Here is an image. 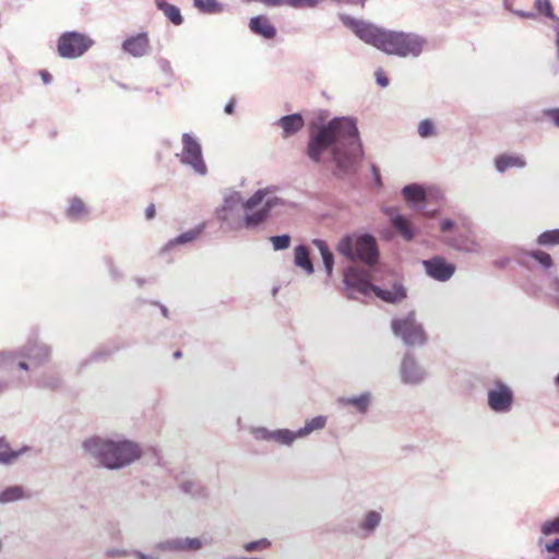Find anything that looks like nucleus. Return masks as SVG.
<instances>
[{
    "mask_svg": "<svg viewBox=\"0 0 559 559\" xmlns=\"http://www.w3.org/2000/svg\"><path fill=\"white\" fill-rule=\"evenodd\" d=\"M402 379L405 383L415 384L424 379V372L414 358L405 356L401 367Z\"/></svg>",
    "mask_w": 559,
    "mask_h": 559,
    "instance_id": "2eb2a0df",
    "label": "nucleus"
},
{
    "mask_svg": "<svg viewBox=\"0 0 559 559\" xmlns=\"http://www.w3.org/2000/svg\"><path fill=\"white\" fill-rule=\"evenodd\" d=\"M380 520H381V516L378 512L370 511L366 515V520H365L364 524L361 525V527L365 530H368V531H372L373 528H376L379 525Z\"/></svg>",
    "mask_w": 559,
    "mask_h": 559,
    "instance_id": "c9c22d12",
    "label": "nucleus"
},
{
    "mask_svg": "<svg viewBox=\"0 0 559 559\" xmlns=\"http://www.w3.org/2000/svg\"><path fill=\"white\" fill-rule=\"evenodd\" d=\"M537 242L542 246H555L559 243V229L547 230L538 236Z\"/></svg>",
    "mask_w": 559,
    "mask_h": 559,
    "instance_id": "72a5a7b5",
    "label": "nucleus"
},
{
    "mask_svg": "<svg viewBox=\"0 0 559 559\" xmlns=\"http://www.w3.org/2000/svg\"><path fill=\"white\" fill-rule=\"evenodd\" d=\"M392 225L395 227V229L403 236L404 239L411 240L413 239V231L409 222L399 215H392L391 217Z\"/></svg>",
    "mask_w": 559,
    "mask_h": 559,
    "instance_id": "b1692460",
    "label": "nucleus"
},
{
    "mask_svg": "<svg viewBox=\"0 0 559 559\" xmlns=\"http://www.w3.org/2000/svg\"><path fill=\"white\" fill-rule=\"evenodd\" d=\"M19 367H20L21 369H24V370H26V369L28 368L27 364H26V362H24V361L19 362Z\"/></svg>",
    "mask_w": 559,
    "mask_h": 559,
    "instance_id": "5fc2aeb1",
    "label": "nucleus"
},
{
    "mask_svg": "<svg viewBox=\"0 0 559 559\" xmlns=\"http://www.w3.org/2000/svg\"><path fill=\"white\" fill-rule=\"evenodd\" d=\"M87 214V209L85 206V203L79 199L74 198L71 200L70 205L67 210V216L71 219H81Z\"/></svg>",
    "mask_w": 559,
    "mask_h": 559,
    "instance_id": "a878e982",
    "label": "nucleus"
},
{
    "mask_svg": "<svg viewBox=\"0 0 559 559\" xmlns=\"http://www.w3.org/2000/svg\"><path fill=\"white\" fill-rule=\"evenodd\" d=\"M39 74L46 84H48L51 81V75L46 70L40 71Z\"/></svg>",
    "mask_w": 559,
    "mask_h": 559,
    "instance_id": "09e8293b",
    "label": "nucleus"
},
{
    "mask_svg": "<svg viewBox=\"0 0 559 559\" xmlns=\"http://www.w3.org/2000/svg\"><path fill=\"white\" fill-rule=\"evenodd\" d=\"M325 424L326 418L324 416L313 417L312 419L308 420L302 428L298 430V435L299 437L308 436L312 431L324 428Z\"/></svg>",
    "mask_w": 559,
    "mask_h": 559,
    "instance_id": "bb28decb",
    "label": "nucleus"
},
{
    "mask_svg": "<svg viewBox=\"0 0 559 559\" xmlns=\"http://www.w3.org/2000/svg\"><path fill=\"white\" fill-rule=\"evenodd\" d=\"M177 547L180 549L197 550L201 547V540L199 538H186L178 542Z\"/></svg>",
    "mask_w": 559,
    "mask_h": 559,
    "instance_id": "58836bf2",
    "label": "nucleus"
},
{
    "mask_svg": "<svg viewBox=\"0 0 559 559\" xmlns=\"http://www.w3.org/2000/svg\"><path fill=\"white\" fill-rule=\"evenodd\" d=\"M93 40L81 33L68 32L60 36L58 40V53L62 58H78L90 49Z\"/></svg>",
    "mask_w": 559,
    "mask_h": 559,
    "instance_id": "39448f33",
    "label": "nucleus"
},
{
    "mask_svg": "<svg viewBox=\"0 0 559 559\" xmlns=\"http://www.w3.org/2000/svg\"><path fill=\"white\" fill-rule=\"evenodd\" d=\"M535 9L545 16L555 21L559 26V17L555 15L550 0H536Z\"/></svg>",
    "mask_w": 559,
    "mask_h": 559,
    "instance_id": "473e14b6",
    "label": "nucleus"
},
{
    "mask_svg": "<svg viewBox=\"0 0 559 559\" xmlns=\"http://www.w3.org/2000/svg\"><path fill=\"white\" fill-rule=\"evenodd\" d=\"M545 549L548 552L558 554L559 552V539L557 538V539L552 540L551 543L545 544Z\"/></svg>",
    "mask_w": 559,
    "mask_h": 559,
    "instance_id": "c03bdc74",
    "label": "nucleus"
},
{
    "mask_svg": "<svg viewBox=\"0 0 559 559\" xmlns=\"http://www.w3.org/2000/svg\"><path fill=\"white\" fill-rule=\"evenodd\" d=\"M391 325L394 334L402 337L408 345H418L425 342L424 330L416 322L414 313L402 319H394Z\"/></svg>",
    "mask_w": 559,
    "mask_h": 559,
    "instance_id": "0eeeda50",
    "label": "nucleus"
},
{
    "mask_svg": "<svg viewBox=\"0 0 559 559\" xmlns=\"http://www.w3.org/2000/svg\"><path fill=\"white\" fill-rule=\"evenodd\" d=\"M202 230H203L202 227H197V228L190 229V230H188L186 233H182L181 235H179L175 239L170 240L164 247L163 251H166V250L170 249L174 246L185 245V243H188V242H192L193 240H195L202 234Z\"/></svg>",
    "mask_w": 559,
    "mask_h": 559,
    "instance_id": "5701e85b",
    "label": "nucleus"
},
{
    "mask_svg": "<svg viewBox=\"0 0 559 559\" xmlns=\"http://www.w3.org/2000/svg\"><path fill=\"white\" fill-rule=\"evenodd\" d=\"M10 358V355L7 354H0V365H4L7 359Z\"/></svg>",
    "mask_w": 559,
    "mask_h": 559,
    "instance_id": "603ef678",
    "label": "nucleus"
},
{
    "mask_svg": "<svg viewBox=\"0 0 559 559\" xmlns=\"http://www.w3.org/2000/svg\"><path fill=\"white\" fill-rule=\"evenodd\" d=\"M87 452L99 460L108 468H119L132 463L141 456L139 445L131 441H111L91 438L84 442Z\"/></svg>",
    "mask_w": 559,
    "mask_h": 559,
    "instance_id": "7ed1b4c3",
    "label": "nucleus"
},
{
    "mask_svg": "<svg viewBox=\"0 0 559 559\" xmlns=\"http://www.w3.org/2000/svg\"><path fill=\"white\" fill-rule=\"evenodd\" d=\"M525 160L516 155H500L496 158V167L499 171H504L510 167H524Z\"/></svg>",
    "mask_w": 559,
    "mask_h": 559,
    "instance_id": "4be33fe9",
    "label": "nucleus"
},
{
    "mask_svg": "<svg viewBox=\"0 0 559 559\" xmlns=\"http://www.w3.org/2000/svg\"><path fill=\"white\" fill-rule=\"evenodd\" d=\"M156 215V210H155V205L153 203H151L146 210H145V217L146 219H153Z\"/></svg>",
    "mask_w": 559,
    "mask_h": 559,
    "instance_id": "49530a36",
    "label": "nucleus"
},
{
    "mask_svg": "<svg viewBox=\"0 0 559 559\" xmlns=\"http://www.w3.org/2000/svg\"><path fill=\"white\" fill-rule=\"evenodd\" d=\"M377 297L386 302H399L406 297V292L402 285L395 284L391 289H381L374 286L373 292Z\"/></svg>",
    "mask_w": 559,
    "mask_h": 559,
    "instance_id": "a211bd4d",
    "label": "nucleus"
},
{
    "mask_svg": "<svg viewBox=\"0 0 559 559\" xmlns=\"http://www.w3.org/2000/svg\"><path fill=\"white\" fill-rule=\"evenodd\" d=\"M328 148H332V158L336 166L347 170L360 150L356 123L347 118H334L312 131L307 146L309 158L319 163Z\"/></svg>",
    "mask_w": 559,
    "mask_h": 559,
    "instance_id": "f257e3e1",
    "label": "nucleus"
},
{
    "mask_svg": "<svg viewBox=\"0 0 559 559\" xmlns=\"http://www.w3.org/2000/svg\"><path fill=\"white\" fill-rule=\"evenodd\" d=\"M194 7L207 14H215L222 12L223 8L216 0H193Z\"/></svg>",
    "mask_w": 559,
    "mask_h": 559,
    "instance_id": "c756f323",
    "label": "nucleus"
},
{
    "mask_svg": "<svg viewBox=\"0 0 559 559\" xmlns=\"http://www.w3.org/2000/svg\"><path fill=\"white\" fill-rule=\"evenodd\" d=\"M376 78H377L378 84L381 85L382 87H385L389 84V80H388V78L385 76L384 72L381 69H379L376 72Z\"/></svg>",
    "mask_w": 559,
    "mask_h": 559,
    "instance_id": "37998d69",
    "label": "nucleus"
},
{
    "mask_svg": "<svg viewBox=\"0 0 559 559\" xmlns=\"http://www.w3.org/2000/svg\"><path fill=\"white\" fill-rule=\"evenodd\" d=\"M155 4L174 25L182 24L183 17L179 8L168 3L166 0H155Z\"/></svg>",
    "mask_w": 559,
    "mask_h": 559,
    "instance_id": "6ab92c4d",
    "label": "nucleus"
},
{
    "mask_svg": "<svg viewBox=\"0 0 559 559\" xmlns=\"http://www.w3.org/2000/svg\"><path fill=\"white\" fill-rule=\"evenodd\" d=\"M513 401L511 390L502 384L497 383L496 389L488 392V404L496 412H506L510 408Z\"/></svg>",
    "mask_w": 559,
    "mask_h": 559,
    "instance_id": "9b49d317",
    "label": "nucleus"
},
{
    "mask_svg": "<svg viewBox=\"0 0 559 559\" xmlns=\"http://www.w3.org/2000/svg\"><path fill=\"white\" fill-rule=\"evenodd\" d=\"M138 559H152V558H148L147 556H144L142 554H139L138 555Z\"/></svg>",
    "mask_w": 559,
    "mask_h": 559,
    "instance_id": "4d7b16f0",
    "label": "nucleus"
},
{
    "mask_svg": "<svg viewBox=\"0 0 559 559\" xmlns=\"http://www.w3.org/2000/svg\"><path fill=\"white\" fill-rule=\"evenodd\" d=\"M453 227V222L445 219L441 223L440 229L442 233L449 231Z\"/></svg>",
    "mask_w": 559,
    "mask_h": 559,
    "instance_id": "de8ad7c7",
    "label": "nucleus"
},
{
    "mask_svg": "<svg viewBox=\"0 0 559 559\" xmlns=\"http://www.w3.org/2000/svg\"><path fill=\"white\" fill-rule=\"evenodd\" d=\"M418 133L421 138H428L435 134V126L431 120L425 119L418 124Z\"/></svg>",
    "mask_w": 559,
    "mask_h": 559,
    "instance_id": "e433bc0d",
    "label": "nucleus"
},
{
    "mask_svg": "<svg viewBox=\"0 0 559 559\" xmlns=\"http://www.w3.org/2000/svg\"><path fill=\"white\" fill-rule=\"evenodd\" d=\"M269 7H281V5H289L294 8H299L297 0H259Z\"/></svg>",
    "mask_w": 559,
    "mask_h": 559,
    "instance_id": "ea45409f",
    "label": "nucleus"
},
{
    "mask_svg": "<svg viewBox=\"0 0 559 559\" xmlns=\"http://www.w3.org/2000/svg\"><path fill=\"white\" fill-rule=\"evenodd\" d=\"M449 245L452 248L464 252H476L479 249V242L469 225L464 227L463 234L449 241Z\"/></svg>",
    "mask_w": 559,
    "mask_h": 559,
    "instance_id": "ddd939ff",
    "label": "nucleus"
},
{
    "mask_svg": "<svg viewBox=\"0 0 559 559\" xmlns=\"http://www.w3.org/2000/svg\"><path fill=\"white\" fill-rule=\"evenodd\" d=\"M348 25L361 40L389 55L417 57L424 48V39L415 34L385 31L356 20H350Z\"/></svg>",
    "mask_w": 559,
    "mask_h": 559,
    "instance_id": "f03ea898",
    "label": "nucleus"
},
{
    "mask_svg": "<svg viewBox=\"0 0 559 559\" xmlns=\"http://www.w3.org/2000/svg\"><path fill=\"white\" fill-rule=\"evenodd\" d=\"M543 533L545 535H549V534H552V533H559V518L556 519L555 521L552 522H547L543 525V528H542Z\"/></svg>",
    "mask_w": 559,
    "mask_h": 559,
    "instance_id": "79ce46f5",
    "label": "nucleus"
},
{
    "mask_svg": "<svg viewBox=\"0 0 559 559\" xmlns=\"http://www.w3.org/2000/svg\"><path fill=\"white\" fill-rule=\"evenodd\" d=\"M122 49L133 57H142L150 49V39L147 33H140L127 38L122 44Z\"/></svg>",
    "mask_w": 559,
    "mask_h": 559,
    "instance_id": "f8f14e48",
    "label": "nucleus"
},
{
    "mask_svg": "<svg viewBox=\"0 0 559 559\" xmlns=\"http://www.w3.org/2000/svg\"><path fill=\"white\" fill-rule=\"evenodd\" d=\"M295 264L302 269L307 274L313 273V265L309 258V250L305 246L295 248Z\"/></svg>",
    "mask_w": 559,
    "mask_h": 559,
    "instance_id": "aec40b11",
    "label": "nucleus"
},
{
    "mask_svg": "<svg viewBox=\"0 0 559 559\" xmlns=\"http://www.w3.org/2000/svg\"><path fill=\"white\" fill-rule=\"evenodd\" d=\"M276 124L283 130V138L287 139L304 128L305 120L300 114H293L282 117Z\"/></svg>",
    "mask_w": 559,
    "mask_h": 559,
    "instance_id": "dca6fc26",
    "label": "nucleus"
},
{
    "mask_svg": "<svg viewBox=\"0 0 559 559\" xmlns=\"http://www.w3.org/2000/svg\"><path fill=\"white\" fill-rule=\"evenodd\" d=\"M271 438L282 444H290L295 439L300 437L298 430L294 432L288 429H281L272 432Z\"/></svg>",
    "mask_w": 559,
    "mask_h": 559,
    "instance_id": "2f4dec72",
    "label": "nucleus"
},
{
    "mask_svg": "<svg viewBox=\"0 0 559 559\" xmlns=\"http://www.w3.org/2000/svg\"><path fill=\"white\" fill-rule=\"evenodd\" d=\"M181 355H182V354H181V352H180V350H177V352H175V353H174V357H175V358H180V357H181Z\"/></svg>",
    "mask_w": 559,
    "mask_h": 559,
    "instance_id": "6e6d98bb",
    "label": "nucleus"
},
{
    "mask_svg": "<svg viewBox=\"0 0 559 559\" xmlns=\"http://www.w3.org/2000/svg\"><path fill=\"white\" fill-rule=\"evenodd\" d=\"M403 195L407 202L418 203L425 200L426 192L418 185H408L403 188Z\"/></svg>",
    "mask_w": 559,
    "mask_h": 559,
    "instance_id": "393cba45",
    "label": "nucleus"
},
{
    "mask_svg": "<svg viewBox=\"0 0 559 559\" xmlns=\"http://www.w3.org/2000/svg\"><path fill=\"white\" fill-rule=\"evenodd\" d=\"M340 403L344 406H353L359 413H365L370 404V394L364 393L355 397H342L340 399Z\"/></svg>",
    "mask_w": 559,
    "mask_h": 559,
    "instance_id": "412c9836",
    "label": "nucleus"
},
{
    "mask_svg": "<svg viewBox=\"0 0 559 559\" xmlns=\"http://www.w3.org/2000/svg\"><path fill=\"white\" fill-rule=\"evenodd\" d=\"M519 15H521L522 17H532L533 16L532 13H525V12H519Z\"/></svg>",
    "mask_w": 559,
    "mask_h": 559,
    "instance_id": "864d4df0",
    "label": "nucleus"
},
{
    "mask_svg": "<svg viewBox=\"0 0 559 559\" xmlns=\"http://www.w3.org/2000/svg\"><path fill=\"white\" fill-rule=\"evenodd\" d=\"M265 194L266 192L264 190H259L245 203L247 211H253L255 207L262 205L258 211L246 215L245 221L248 227L257 226L264 222L269 216L270 210L278 203L276 198L267 199L263 203Z\"/></svg>",
    "mask_w": 559,
    "mask_h": 559,
    "instance_id": "423d86ee",
    "label": "nucleus"
},
{
    "mask_svg": "<svg viewBox=\"0 0 559 559\" xmlns=\"http://www.w3.org/2000/svg\"><path fill=\"white\" fill-rule=\"evenodd\" d=\"M24 497L23 488L20 486L8 487L0 493V503L20 500Z\"/></svg>",
    "mask_w": 559,
    "mask_h": 559,
    "instance_id": "7c9ffc66",
    "label": "nucleus"
},
{
    "mask_svg": "<svg viewBox=\"0 0 559 559\" xmlns=\"http://www.w3.org/2000/svg\"><path fill=\"white\" fill-rule=\"evenodd\" d=\"M531 255L546 269H548L552 265L551 257L545 251H542V250L533 251L531 253Z\"/></svg>",
    "mask_w": 559,
    "mask_h": 559,
    "instance_id": "4c0bfd02",
    "label": "nucleus"
},
{
    "mask_svg": "<svg viewBox=\"0 0 559 559\" xmlns=\"http://www.w3.org/2000/svg\"><path fill=\"white\" fill-rule=\"evenodd\" d=\"M270 241L274 250H284L290 246V237L288 235L272 236Z\"/></svg>",
    "mask_w": 559,
    "mask_h": 559,
    "instance_id": "f704fd0d",
    "label": "nucleus"
},
{
    "mask_svg": "<svg viewBox=\"0 0 559 559\" xmlns=\"http://www.w3.org/2000/svg\"><path fill=\"white\" fill-rule=\"evenodd\" d=\"M250 29L266 39H273L276 36V28L264 15L252 17L249 23Z\"/></svg>",
    "mask_w": 559,
    "mask_h": 559,
    "instance_id": "f3484780",
    "label": "nucleus"
},
{
    "mask_svg": "<svg viewBox=\"0 0 559 559\" xmlns=\"http://www.w3.org/2000/svg\"><path fill=\"white\" fill-rule=\"evenodd\" d=\"M23 357L27 358L33 366H39L50 357V349L47 345L29 342L23 350Z\"/></svg>",
    "mask_w": 559,
    "mask_h": 559,
    "instance_id": "4468645a",
    "label": "nucleus"
},
{
    "mask_svg": "<svg viewBox=\"0 0 559 559\" xmlns=\"http://www.w3.org/2000/svg\"><path fill=\"white\" fill-rule=\"evenodd\" d=\"M547 116L550 117L554 121V123L559 127V109H551L548 110Z\"/></svg>",
    "mask_w": 559,
    "mask_h": 559,
    "instance_id": "a18cd8bd",
    "label": "nucleus"
},
{
    "mask_svg": "<svg viewBox=\"0 0 559 559\" xmlns=\"http://www.w3.org/2000/svg\"><path fill=\"white\" fill-rule=\"evenodd\" d=\"M270 547V542L267 539H260L255 542H251L245 545V549L247 551H254V550H261L266 549Z\"/></svg>",
    "mask_w": 559,
    "mask_h": 559,
    "instance_id": "a19ab883",
    "label": "nucleus"
},
{
    "mask_svg": "<svg viewBox=\"0 0 559 559\" xmlns=\"http://www.w3.org/2000/svg\"><path fill=\"white\" fill-rule=\"evenodd\" d=\"M23 452V450L20 451H13L9 443L3 439L0 438V463L9 464L12 463L14 460L19 457V455Z\"/></svg>",
    "mask_w": 559,
    "mask_h": 559,
    "instance_id": "cd10ccee",
    "label": "nucleus"
},
{
    "mask_svg": "<svg viewBox=\"0 0 559 559\" xmlns=\"http://www.w3.org/2000/svg\"><path fill=\"white\" fill-rule=\"evenodd\" d=\"M313 243L320 250L324 266L328 273L330 274L333 270L334 264L333 253L329 250L326 243L323 240L316 239L313 240Z\"/></svg>",
    "mask_w": 559,
    "mask_h": 559,
    "instance_id": "c85d7f7f",
    "label": "nucleus"
},
{
    "mask_svg": "<svg viewBox=\"0 0 559 559\" xmlns=\"http://www.w3.org/2000/svg\"><path fill=\"white\" fill-rule=\"evenodd\" d=\"M426 273L436 281L445 282L452 277L455 272V265L445 261L443 257L436 255L429 260L423 261Z\"/></svg>",
    "mask_w": 559,
    "mask_h": 559,
    "instance_id": "1a4fd4ad",
    "label": "nucleus"
},
{
    "mask_svg": "<svg viewBox=\"0 0 559 559\" xmlns=\"http://www.w3.org/2000/svg\"><path fill=\"white\" fill-rule=\"evenodd\" d=\"M336 249L348 260H360L368 265H373L379 258L376 240L369 235L345 236L340 240Z\"/></svg>",
    "mask_w": 559,
    "mask_h": 559,
    "instance_id": "20e7f679",
    "label": "nucleus"
},
{
    "mask_svg": "<svg viewBox=\"0 0 559 559\" xmlns=\"http://www.w3.org/2000/svg\"><path fill=\"white\" fill-rule=\"evenodd\" d=\"M556 383L559 385V374L556 377Z\"/></svg>",
    "mask_w": 559,
    "mask_h": 559,
    "instance_id": "bf43d9fd",
    "label": "nucleus"
},
{
    "mask_svg": "<svg viewBox=\"0 0 559 559\" xmlns=\"http://www.w3.org/2000/svg\"><path fill=\"white\" fill-rule=\"evenodd\" d=\"M110 555H121V556H124L126 552H110Z\"/></svg>",
    "mask_w": 559,
    "mask_h": 559,
    "instance_id": "13d9d810",
    "label": "nucleus"
},
{
    "mask_svg": "<svg viewBox=\"0 0 559 559\" xmlns=\"http://www.w3.org/2000/svg\"><path fill=\"white\" fill-rule=\"evenodd\" d=\"M225 112H226V114H228V115H230V114H233V112H234V103H233V102H230V103H228V104L226 105V107H225Z\"/></svg>",
    "mask_w": 559,
    "mask_h": 559,
    "instance_id": "8fccbe9b",
    "label": "nucleus"
},
{
    "mask_svg": "<svg viewBox=\"0 0 559 559\" xmlns=\"http://www.w3.org/2000/svg\"><path fill=\"white\" fill-rule=\"evenodd\" d=\"M183 148L181 152V163L191 166L198 174H206V165L202 157L201 145L190 134L182 135Z\"/></svg>",
    "mask_w": 559,
    "mask_h": 559,
    "instance_id": "6e6552de",
    "label": "nucleus"
},
{
    "mask_svg": "<svg viewBox=\"0 0 559 559\" xmlns=\"http://www.w3.org/2000/svg\"><path fill=\"white\" fill-rule=\"evenodd\" d=\"M345 283L348 288L356 290L361 295H369L373 292L374 285L371 284L369 272L358 267H349L345 273Z\"/></svg>",
    "mask_w": 559,
    "mask_h": 559,
    "instance_id": "9d476101",
    "label": "nucleus"
},
{
    "mask_svg": "<svg viewBox=\"0 0 559 559\" xmlns=\"http://www.w3.org/2000/svg\"><path fill=\"white\" fill-rule=\"evenodd\" d=\"M556 48H557V56H558V59H559V26L557 25V29H556Z\"/></svg>",
    "mask_w": 559,
    "mask_h": 559,
    "instance_id": "3c124183",
    "label": "nucleus"
}]
</instances>
